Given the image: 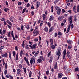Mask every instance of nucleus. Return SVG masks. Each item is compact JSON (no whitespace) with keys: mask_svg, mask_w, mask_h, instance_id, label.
<instances>
[{"mask_svg":"<svg viewBox=\"0 0 79 79\" xmlns=\"http://www.w3.org/2000/svg\"><path fill=\"white\" fill-rule=\"evenodd\" d=\"M55 8L56 9V10L57 11V15H60V13H61V9L60 8L58 7V6H55Z\"/></svg>","mask_w":79,"mask_h":79,"instance_id":"1","label":"nucleus"},{"mask_svg":"<svg viewBox=\"0 0 79 79\" xmlns=\"http://www.w3.org/2000/svg\"><path fill=\"white\" fill-rule=\"evenodd\" d=\"M39 31L37 30L36 29H35L33 31V36H35L39 34Z\"/></svg>","mask_w":79,"mask_h":79,"instance_id":"2","label":"nucleus"},{"mask_svg":"<svg viewBox=\"0 0 79 79\" xmlns=\"http://www.w3.org/2000/svg\"><path fill=\"white\" fill-rule=\"evenodd\" d=\"M30 62L31 64H32V63L33 64L35 63V58L34 56H33L32 57V58H31Z\"/></svg>","mask_w":79,"mask_h":79,"instance_id":"3","label":"nucleus"},{"mask_svg":"<svg viewBox=\"0 0 79 79\" xmlns=\"http://www.w3.org/2000/svg\"><path fill=\"white\" fill-rule=\"evenodd\" d=\"M61 49H58V51H57L56 52V55H57V56H61Z\"/></svg>","mask_w":79,"mask_h":79,"instance_id":"4","label":"nucleus"},{"mask_svg":"<svg viewBox=\"0 0 79 79\" xmlns=\"http://www.w3.org/2000/svg\"><path fill=\"white\" fill-rule=\"evenodd\" d=\"M37 46V44H33L32 45V46H31V49L32 50H35V48H36V47Z\"/></svg>","mask_w":79,"mask_h":79,"instance_id":"5","label":"nucleus"},{"mask_svg":"<svg viewBox=\"0 0 79 79\" xmlns=\"http://www.w3.org/2000/svg\"><path fill=\"white\" fill-rule=\"evenodd\" d=\"M66 50H64V51L63 54V59H65V56H66Z\"/></svg>","mask_w":79,"mask_h":79,"instance_id":"6","label":"nucleus"},{"mask_svg":"<svg viewBox=\"0 0 79 79\" xmlns=\"http://www.w3.org/2000/svg\"><path fill=\"white\" fill-rule=\"evenodd\" d=\"M73 17L71 16L70 18H69L68 19V20L69 21V23L70 24H71L72 23V22H73V19H72Z\"/></svg>","mask_w":79,"mask_h":79,"instance_id":"7","label":"nucleus"},{"mask_svg":"<svg viewBox=\"0 0 79 79\" xmlns=\"http://www.w3.org/2000/svg\"><path fill=\"white\" fill-rule=\"evenodd\" d=\"M70 27H71V24H69V26H68V27L67 28V32H66V34H68V33L69 32V30H70Z\"/></svg>","mask_w":79,"mask_h":79,"instance_id":"8","label":"nucleus"},{"mask_svg":"<svg viewBox=\"0 0 79 79\" xmlns=\"http://www.w3.org/2000/svg\"><path fill=\"white\" fill-rule=\"evenodd\" d=\"M64 16H63V15L61 16H60L58 18V19L59 21H61V20H62L63 19V18H64Z\"/></svg>","mask_w":79,"mask_h":79,"instance_id":"9","label":"nucleus"},{"mask_svg":"<svg viewBox=\"0 0 79 79\" xmlns=\"http://www.w3.org/2000/svg\"><path fill=\"white\" fill-rule=\"evenodd\" d=\"M63 77V74L59 73L58 74V77L59 78H61Z\"/></svg>","mask_w":79,"mask_h":79,"instance_id":"10","label":"nucleus"},{"mask_svg":"<svg viewBox=\"0 0 79 79\" xmlns=\"http://www.w3.org/2000/svg\"><path fill=\"white\" fill-rule=\"evenodd\" d=\"M17 73L18 74H20V73H21V70H20V69H17Z\"/></svg>","mask_w":79,"mask_h":79,"instance_id":"11","label":"nucleus"},{"mask_svg":"<svg viewBox=\"0 0 79 79\" xmlns=\"http://www.w3.org/2000/svg\"><path fill=\"white\" fill-rule=\"evenodd\" d=\"M54 17L53 15H51L50 17L49 20L50 21H52V20H53V19Z\"/></svg>","mask_w":79,"mask_h":79,"instance_id":"12","label":"nucleus"},{"mask_svg":"<svg viewBox=\"0 0 79 79\" xmlns=\"http://www.w3.org/2000/svg\"><path fill=\"white\" fill-rule=\"evenodd\" d=\"M73 10L74 11L75 13H77V12L76 11V6H74L73 7Z\"/></svg>","mask_w":79,"mask_h":79,"instance_id":"13","label":"nucleus"},{"mask_svg":"<svg viewBox=\"0 0 79 79\" xmlns=\"http://www.w3.org/2000/svg\"><path fill=\"white\" fill-rule=\"evenodd\" d=\"M37 61H38L37 63H42V60L40 59H38Z\"/></svg>","mask_w":79,"mask_h":79,"instance_id":"14","label":"nucleus"},{"mask_svg":"<svg viewBox=\"0 0 79 79\" xmlns=\"http://www.w3.org/2000/svg\"><path fill=\"white\" fill-rule=\"evenodd\" d=\"M42 16L43 20H45V18H46V15L45 14H44Z\"/></svg>","mask_w":79,"mask_h":79,"instance_id":"15","label":"nucleus"},{"mask_svg":"<svg viewBox=\"0 0 79 79\" xmlns=\"http://www.w3.org/2000/svg\"><path fill=\"white\" fill-rule=\"evenodd\" d=\"M51 47L53 50V49H55V47L52 44H51Z\"/></svg>","mask_w":79,"mask_h":79,"instance_id":"16","label":"nucleus"},{"mask_svg":"<svg viewBox=\"0 0 79 79\" xmlns=\"http://www.w3.org/2000/svg\"><path fill=\"white\" fill-rule=\"evenodd\" d=\"M67 43H68L69 45H71V44H73V41L69 40L67 41Z\"/></svg>","mask_w":79,"mask_h":79,"instance_id":"17","label":"nucleus"},{"mask_svg":"<svg viewBox=\"0 0 79 79\" xmlns=\"http://www.w3.org/2000/svg\"><path fill=\"white\" fill-rule=\"evenodd\" d=\"M53 27H51L49 29V32H52V31H53Z\"/></svg>","mask_w":79,"mask_h":79,"instance_id":"18","label":"nucleus"},{"mask_svg":"<svg viewBox=\"0 0 79 79\" xmlns=\"http://www.w3.org/2000/svg\"><path fill=\"white\" fill-rule=\"evenodd\" d=\"M50 41L51 42V44H53V39H50Z\"/></svg>","mask_w":79,"mask_h":79,"instance_id":"19","label":"nucleus"},{"mask_svg":"<svg viewBox=\"0 0 79 79\" xmlns=\"http://www.w3.org/2000/svg\"><path fill=\"white\" fill-rule=\"evenodd\" d=\"M58 67V64H57V62L56 63V65L54 66V68L55 69H57V68Z\"/></svg>","mask_w":79,"mask_h":79,"instance_id":"20","label":"nucleus"},{"mask_svg":"<svg viewBox=\"0 0 79 79\" xmlns=\"http://www.w3.org/2000/svg\"><path fill=\"white\" fill-rule=\"evenodd\" d=\"M44 30L46 32H48V28L47 27H46L44 28Z\"/></svg>","mask_w":79,"mask_h":79,"instance_id":"21","label":"nucleus"},{"mask_svg":"<svg viewBox=\"0 0 79 79\" xmlns=\"http://www.w3.org/2000/svg\"><path fill=\"white\" fill-rule=\"evenodd\" d=\"M9 56L10 58V60H11V52H9Z\"/></svg>","mask_w":79,"mask_h":79,"instance_id":"22","label":"nucleus"},{"mask_svg":"<svg viewBox=\"0 0 79 79\" xmlns=\"http://www.w3.org/2000/svg\"><path fill=\"white\" fill-rule=\"evenodd\" d=\"M32 72L31 71H30V73H29V77H31V76H32Z\"/></svg>","mask_w":79,"mask_h":79,"instance_id":"23","label":"nucleus"},{"mask_svg":"<svg viewBox=\"0 0 79 79\" xmlns=\"http://www.w3.org/2000/svg\"><path fill=\"white\" fill-rule=\"evenodd\" d=\"M26 48L27 50H29V47H28V45L27 44H26Z\"/></svg>","mask_w":79,"mask_h":79,"instance_id":"24","label":"nucleus"},{"mask_svg":"<svg viewBox=\"0 0 79 79\" xmlns=\"http://www.w3.org/2000/svg\"><path fill=\"white\" fill-rule=\"evenodd\" d=\"M23 51H21L20 53V55L21 56H22V55H23Z\"/></svg>","mask_w":79,"mask_h":79,"instance_id":"25","label":"nucleus"},{"mask_svg":"<svg viewBox=\"0 0 79 79\" xmlns=\"http://www.w3.org/2000/svg\"><path fill=\"white\" fill-rule=\"evenodd\" d=\"M9 9L8 8H5L4 9V11H5V12H7V11H9Z\"/></svg>","mask_w":79,"mask_h":79,"instance_id":"26","label":"nucleus"},{"mask_svg":"<svg viewBox=\"0 0 79 79\" xmlns=\"http://www.w3.org/2000/svg\"><path fill=\"white\" fill-rule=\"evenodd\" d=\"M75 71H76H76H79V68L78 67L75 68Z\"/></svg>","mask_w":79,"mask_h":79,"instance_id":"27","label":"nucleus"},{"mask_svg":"<svg viewBox=\"0 0 79 79\" xmlns=\"http://www.w3.org/2000/svg\"><path fill=\"white\" fill-rule=\"evenodd\" d=\"M40 59L41 60H43V61H44V57L42 56H40Z\"/></svg>","mask_w":79,"mask_h":79,"instance_id":"28","label":"nucleus"},{"mask_svg":"<svg viewBox=\"0 0 79 79\" xmlns=\"http://www.w3.org/2000/svg\"><path fill=\"white\" fill-rule=\"evenodd\" d=\"M18 53H17V55L16 56V60H18Z\"/></svg>","mask_w":79,"mask_h":79,"instance_id":"29","label":"nucleus"},{"mask_svg":"<svg viewBox=\"0 0 79 79\" xmlns=\"http://www.w3.org/2000/svg\"><path fill=\"white\" fill-rule=\"evenodd\" d=\"M26 28L27 29H30V27H29V25L27 24V27Z\"/></svg>","mask_w":79,"mask_h":79,"instance_id":"30","label":"nucleus"},{"mask_svg":"<svg viewBox=\"0 0 79 79\" xmlns=\"http://www.w3.org/2000/svg\"><path fill=\"white\" fill-rule=\"evenodd\" d=\"M26 8H25L24 9H23V11H22V13H24V12L26 11Z\"/></svg>","mask_w":79,"mask_h":79,"instance_id":"31","label":"nucleus"},{"mask_svg":"<svg viewBox=\"0 0 79 79\" xmlns=\"http://www.w3.org/2000/svg\"><path fill=\"white\" fill-rule=\"evenodd\" d=\"M77 13L79 12V6H78L77 7Z\"/></svg>","mask_w":79,"mask_h":79,"instance_id":"32","label":"nucleus"},{"mask_svg":"<svg viewBox=\"0 0 79 79\" xmlns=\"http://www.w3.org/2000/svg\"><path fill=\"white\" fill-rule=\"evenodd\" d=\"M6 33V30H3L2 31V33L3 34H5Z\"/></svg>","mask_w":79,"mask_h":79,"instance_id":"33","label":"nucleus"},{"mask_svg":"<svg viewBox=\"0 0 79 79\" xmlns=\"http://www.w3.org/2000/svg\"><path fill=\"white\" fill-rule=\"evenodd\" d=\"M71 70L69 69H68L67 70V72H71Z\"/></svg>","mask_w":79,"mask_h":79,"instance_id":"34","label":"nucleus"},{"mask_svg":"<svg viewBox=\"0 0 79 79\" xmlns=\"http://www.w3.org/2000/svg\"><path fill=\"white\" fill-rule=\"evenodd\" d=\"M4 56H5V57H6H6H7V56H8L7 55V53L6 52L5 53Z\"/></svg>","mask_w":79,"mask_h":79,"instance_id":"35","label":"nucleus"},{"mask_svg":"<svg viewBox=\"0 0 79 79\" xmlns=\"http://www.w3.org/2000/svg\"><path fill=\"white\" fill-rule=\"evenodd\" d=\"M23 70L24 71V73H26V69L24 67L23 68Z\"/></svg>","mask_w":79,"mask_h":79,"instance_id":"36","label":"nucleus"},{"mask_svg":"<svg viewBox=\"0 0 79 79\" xmlns=\"http://www.w3.org/2000/svg\"><path fill=\"white\" fill-rule=\"evenodd\" d=\"M27 63V64L28 65V66H29L30 65V64H29V61H28V60H27V61H26Z\"/></svg>","mask_w":79,"mask_h":79,"instance_id":"37","label":"nucleus"},{"mask_svg":"<svg viewBox=\"0 0 79 79\" xmlns=\"http://www.w3.org/2000/svg\"><path fill=\"white\" fill-rule=\"evenodd\" d=\"M11 35V32H10V31H9V32L8 34V37H10V35Z\"/></svg>","mask_w":79,"mask_h":79,"instance_id":"38","label":"nucleus"},{"mask_svg":"<svg viewBox=\"0 0 79 79\" xmlns=\"http://www.w3.org/2000/svg\"><path fill=\"white\" fill-rule=\"evenodd\" d=\"M15 54H16V52H15V51H14L13 53V56H14V57L15 56Z\"/></svg>","mask_w":79,"mask_h":79,"instance_id":"39","label":"nucleus"},{"mask_svg":"<svg viewBox=\"0 0 79 79\" xmlns=\"http://www.w3.org/2000/svg\"><path fill=\"white\" fill-rule=\"evenodd\" d=\"M58 35H62V33H61V32L59 31L58 33Z\"/></svg>","mask_w":79,"mask_h":79,"instance_id":"40","label":"nucleus"},{"mask_svg":"<svg viewBox=\"0 0 79 79\" xmlns=\"http://www.w3.org/2000/svg\"><path fill=\"white\" fill-rule=\"evenodd\" d=\"M5 69H7V63H6L5 64Z\"/></svg>","mask_w":79,"mask_h":79,"instance_id":"41","label":"nucleus"},{"mask_svg":"<svg viewBox=\"0 0 79 79\" xmlns=\"http://www.w3.org/2000/svg\"><path fill=\"white\" fill-rule=\"evenodd\" d=\"M51 8H52L51 12H53V6H52L51 7Z\"/></svg>","mask_w":79,"mask_h":79,"instance_id":"42","label":"nucleus"},{"mask_svg":"<svg viewBox=\"0 0 79 79\" xmlns=\"http://www.w3.org/2000/svg\"><path fill=\"white\" fill-rule=\"evenodd\" d=\"M22 47L23 48H24V41H23V43L22 44Z\"/></svg>","mask_w":79,"mask_h":79,"instance_id":"43","label":"nucleus"},{"mask_svg":"<svg viewBox=\"0 0 79 79\" xmlns=\"http://www.w3.org/2000/svg\"><path fill=\"white\" fill-rule=\"evenodd\" d=\"M49 74V71L48 70L46 72V74L47 75H48V74Z\"/></svg>","mask_w":79,"mask_h":79,"instance_id":"44","label":"nucleus"},{"mask_svg":"<svg viewBox=\"0 0 79 79\" xmlns=\"http://www.w3.org/2000/svg\"><path fill=\"white\" fill-rule=\"evenodd\" d=\"M2 62L3 63V66H4V65H5V59H3L2 60Z\"/></svg>","mask_w":79,"mask_h":79,"instance_id":"45","label":"nucleus"},{"mask_svg":"<svg viewBox=\"0 0 79 79\" xmlns=\"http://www.w3.org/2000/svg\"><path fill=\"white\" fill-rule=\"evenodd\" d=\"M18 46H15V50H16V51H18Z\"/></svg>","mask_w":79,"mask_h":79,"instance_id":"46","label":"nucleus"},{"mask_svg":"<svg viewBox=\"0 0 79 79\" xmlns=\"http://www.w3.org/2000/svg\"><path fill=\"white\" fill-rule=\"evenodd\" d=\"M4 48V47L3 46H1L0 47V50H2V49Z\"/></svg>","mask_w":79,"mask_h":79,"instance_id":"47","label":"nucleus"},{"mask_svg":"<svg viewBox=\"0 0 79 79\" xmlns=\"http://www.w3.org/2000/svg\"><path fill=\"white\" fill-rule=\"evenodd\" d=\"M31 13L33 16H34V12H33V11H32L31 12Z\"/></svg>","mask_w":79,"mask_h":79,"instance_id":"48","label":"nucleus"},{"mask_svg":"<svg viewBox=\"0 0 79 79\" xmlns=\"http://www.w3.org/2000/svg\"><path fill=\"white\" fill-rule=\"evenodd\" d=\"M30 6V4H29V3H28L27 4V7H29Z\"/></svg>","mask_w":79,"mask_h":79,"instance_id":"49","label":"nucleus"},{"mask_svg":"<svg viewBox=\"0 0 79 79\" xmlns=\"http://www.w3.org/2000/svg\"><path fill=\"white\" fill-rule=\"evenodd\" d=\"M4 74H5V75H6V74H7V70H6L5 71Z\"/></svg>","mask_w":79,"mask_h":79,"instance_id":"50","label":"nucleus"},{"mask_svg":"<svg viewBox=\"0 0 79 79\" xmlns=\"http://www.w3.org/2000/svg\"><path fill=\"white\" fill-rule=\"evenodd\" d=\"M31 9H34L35 8H34V6H33V5H32L31 7Z\"/></svg>","mask_w":79,"mask_h":79,"instance_id":"51","label":"nucleus"},{"mask_svg":"<svg viewBox=\"0 0 79 79\" xmlns=\"http://www.w3.org/2000/svg\"><path fill=\"white\" fill-rule=\"evenodd\" d=\"M21 4H22V3L21 2H19L18 3V5H21Z\"/></svg>","mask_w":79,"mask_h":79,"instance_id":"52","label":"nucleus"},{"mask_svg":"<svg viewBox=\"0 0 79 79\" xmlns=\"http://www.w3.org/2000/svg\"><path fill=\"white\" fill-rule=\"evenodd\" d=\"M48 26H49V27H50V26H51L50 23L49 22L48 23Z\"/></svg>","mask_w":79,"mask_h":79,"instance_id":"53","label":"nucleus"},{"mask_svg":"<svg viewBox=\"0 0 79 79\" xmlns=\"http://www.w3.org/2000/svg\"><path fill=\"white\" fill-rule=\"evenodd\" d=\"M50 53H51V52H49L48 54V57H49L50 56Z\"/></svg>","mask_w":79,"mask_h":79,"instance_id":"54","label":"nucleus"},{"mask_svg":"<svg viewBox=\"0 0 79 79\" xmlns=\"http://www.w3.org/2000/svg\"><path fill=\"white\" fill-rule=\"evenodd\" d=\"M11 35H12V36H14V35H13V31H11Z\"/></svg>","mask_w":79,"mask_h":79,"instance_id":"55","label":"nucleus"},{"mask_svg":"<svg viewBox=\"0 0 79 79\" xmlns=\"http://www.w3.org/2000/svg\"><path fill=\"white\" fill-rule=\"evenodd\" d=\"M8 24H9V26H12V24L11 23V22H9Z\"/></svg>","mask_w":79,"mask_h":79,"instance_id":"56","label":"nucleus"},{"mask_svg":"<svg viewBox=\"0 0 79 79\" xmlns=\"http://www.w3.org/2000/svg\"><path fill=\"white\" fill-rule=\"evenodd\" d=\"M55 35H54V36L55 37H56V36H57V33H55Z\"/></svg>","mask_w":79,"mask_h":79,"instance_id":"57","label":"nucleus"},{"mask_svg":"<svg viewBox=\"0 0 79 79\" xmlns=\"http://www.w3.org/2000/svg\"><path fill=\"white\" fill-rule=\"evenodd\" d=\"M53 60V58L52 57H50V61L51 62L52 61V60Z\"/></svg>","mask_w":79,"mask_h":79,"instance_id":"58","label":"nucleus"},{"mask_svg":"<svg viewBox=\"0 0 79 79\" xmlns=\"http://www.w3.org/2000/svg\"><path fill=\"white\" fill-rule=\"evenodd\" d=\"M51 71H52V73H53V72L54 71V69H53V68H52Z\"/></svg>","mask_w":79,"mask_h":79,"instance_id":"59","label":"nucleus"},{"mask_svg":"<svg viewBox=\"0 0 79 79\" xmlns=\"http://www.w3.org/2000/svg\"><path fill=\"white\" fill-rule=\"evenodd\" d=\"M10 79H13V76L11 75H10Z\"/></svg>","mask_w":79,"mask_h":79,"instance_id":"60","label":"nucleus"},{"mask_svg":"<svg viewBox=\"0 0 79 79\" xmlns=\"http://www.w3.org/2000/svg\"><path fill=\"white\" fill-rule=\"evenodd\" d=\"M38 40H39V39L37 38H36L35 39V42H37V41Z\"/></svg>","mask_w":79,"mask_h":79,"instance_id":"61","label":"nucleus"},{"mask_svg":"<svg viewBox=\"0 0 79 79\" xmlns=\"http://www.w3.org/2000/svg\"><path fill=\"white\" fill-rule=\"evenodd\" d=\"M24 28V26L23 25H22L21 29L22 30H23Z\"/></svg>","mask_w":79,"mask_h":79,"instance_id":"62","label":"nucleus"},{"mask_svg":"<svg viewBox=\"0 0 79 79\" xmlns=\"http://www.w3.org/2000/svg\"><path fill=\"white\" fill-rule=\"evenodd\" d=\"M1 55L2 56V57H4V53H3L2 54H1Z\"/></svg>","mask_w":79,"mask_h":79,"instance_id":"63","label":"nucleus"},{"mask_svg":"<svg viewBox=\"0 0 79 79\" xmlns=\"http://www.w3.org/2000/svg\"><path fill=\"white\" fill-rule=\"evenodd\" d=\"M70 53L69 52H67V55H69V53Z\"/></svg>","mask_w":79,"mask_h":79,"instance_id":"64","label":"nucleus"}]
</instances>
